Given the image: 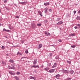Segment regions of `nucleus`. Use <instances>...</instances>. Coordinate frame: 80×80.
<instances>
[{"label": "nucleus", "instance_id": "obj_31", "mask_svg": "<svg viewBox=\"0 0 80 80\" xmlns=\"http://www.w3.org/2000/svg\"><path fill=\"white\" fill-rule=\"evenodd\" d=\"M34 77H32V76H30L29 78H30V79H32V78H34Z\"/></svg>", "mask_w": 80, "mask_h": 80}, {"label": "nucleus", "instance_id": "obj_28", "mask_svg": "<svg viewBox=\"0 0 80 80\" xmlns=\"http://www.w3.org/2000/svg\"><path fill=\"white\" fill-rule=\"evenodd\" d=\"M25 53L27 54V53H28V50H26L25 51Z\"/></svg>", "mask_w": 80, "mask_h": 80}, {"label": "nucleus", "instance_id": "obj_38", "mask_svg": "<svg viewBox=\"0 0 80 80\" xmlns=\"http://www.w3.org/2000/svg\"><path fill=\"white\" fill-rule=\"evenodd\" d=\"M36 66V68H40V67H39V66H38V65H37V66Z\"/></svg>", "mask_w": 80, "mask_h": 80}, {"label": "nucleus", "instance_id": "obj_24", "mask_svg": "<svg viewBox=\"0 0 80 80\" xmlns=\"http://www.w3.org/2000/svg\"><path fill=\"white\" fill-rule=\"evenodd\" d=\"M67 63H69V64H71V61H67Z\"/></svg>", "mask_w": 80, "mask_h": 80}, {"label": "nucleus", "instance_id": "obj_6", "mask_svg": "<svg viewBox=\"0 0 80 80\" xmlns=\"http://www.w3.org/2000/svg\"><path fill=\"white\" fill-rule=\"evenodd\" d=\"M8 68L9 69H13V70H15V68H13L10 67V66H8Z\"/></svg>", "mask_w": 80, "mask_h": 80}, {"label": "nucleus", "instance_id": "obj_40", "mask_svg": "<svg viewBox=\"0 0 80 80\" xmlns=\"http://www.w3.org/2000/svg\"><path fill=\"white\" fill-rule=\"evenodd\" d=\"M58 41H59V42H62V40H60V39H59L58 40Z\"/></svg>", "mask_w": 80, "mask_h": 80}, {"label": "nucleus", "instance_id": "obj_50", "mask_svg": "<svg viewBox=\"0 0 80 80\" xmlns=\"http://www.w3.org/2000/svg\"><path fill=\"white\" fill-rule=\"evenodd\" d=\"M78 13H80V10L78 11Z\"/></svg>", "mask_w": 80, "mask_h": 80}, {"label": "nucleus", "instance_id": "obj_7", "mask_svg": "<svg viewBox=\"0 0 80 80\" xmlns=\"http://www.w3.org/2000/svg\"><path fill=\"white\" fill-rule=\"evenodd\" d=\"M60 77V75L59 74H58L55 76L56 78L58 79H59Z\"/></svg>", "mask_w": 80, "mask_h": 80}, {"label": "nucleus", "instance_id": "obj_44", "mask_svg": "<svg viewBox=\"0 0 80 80\" xmlns=\"http://www.w3.org/2000/svg\"><path fill=\"white\" fill-rule=\"evenodd\" d=\"M78 27L77 26H75V27H74V28H75V29H77V28H78Z\"/></svg>", "mask_w": 80, "mask_h": 80}, {"label": "nucleus", "instance_id": "obj_20", "mask_svg": "<svg viewBox=\"0 0 80 80\" xmlns=\"http://www.w3.org/2000/svg\"><path fill=\"white\" fill-rule=\"evenodd\" d=\"M12 67V68H15V64H11V65Z\"/></svg>", "mask_w": 80, "mask_h": 80}, {"label": "nucleus", "instance_id": "obj_45", "mask_svg": "<svg viewBox=\"0 0 80 80\" xmlns=\"http://www.w3.org/2000/svg\"><path fill=\"white\" fill-rule=\"evenodd\" d=\"M45 22L46 23H47V22H48V21H47V20H45Z\"/></svg>", "mask_w": 80, "mask_h": 80}, {"label": "nucleus", "instance_id": "obj_5", "mask_svg": "<svg viewBox=\"0 0 80 80\" xmlns=\"http://www.w3.org/2000/svg\"><path fill=\"white\" fill-rule=\"evenodd\" d=\"M63 22H62V21H61L59 22L58 23H57L56 24V25H62L63 24Z\"/></svg>", "mask_w": 80, "mask_h": 80}, {"label": "nucleus", "instance_id": "obj_27", "mask_svg": "<svg viewBox=\"0 0 80 80\" xmlns=\"http://www.w3.org/2000/svg\"><path fill=\"white\" fill-rule=\"evenodd\" d=\"M17 55H22V54L21 53H20V52H18L17 54Z\"/></svg>", "mask_w": 80, "mask_h": 80}, {"label": "nucleus", "instance_id": "obj_41", "mask_svg": "<svg viewBox=\"0 0 80 80\" xmlns=\"http://www.w3.org/2000/svg\"><path fill=\"white\" fill-rule=\"evenodd\" d=\"M39 15H41V17H42V16H43V15H42V13L39 14Z\"/></svg>", "mask_w": 80, "mask_h": 80}, {"label": "nucleus", "instance_id": "obj_17", "mask_svg": "<svg viewBox=\"0 0 80 80\" xmlns=\"http://www.w3.org/2000/svg\"><path fill=\"white\" fill-rule=\"evenodd\" d=\"M9 62H10V63H14V61L12 59H10L9 61Z\"/></svg>", "mask_w": 80, "mask_h": 80}, {"label": "nucleus", "instance_id": "obj_42", "mask_svg": "<svg viewBox=\"0 0 80 80\" xmlns=\"http://www.w3.org/2000/svg\"><path fill=\"white\" fill-rule=\"evenodd\" d=\"M49 55H50V56H52V53H51L49 54Z\"/></svg>", "mask_w": 80, "mask_h": 80}, {"label": "nucleus", "instance_id": "obj_23", "mask_svg": "<svg viewBox=\"0 0 80 80\" xmlns=\"http://www.w3.org/2000/svg\"><path fill=\"white\" fill-rule=\"evenodd\" d=\"M75 47H76V45H75L71 46V47H72V48H75Z\"/></svg>", "mask_w": 80, "mask_h": 80}, {"label": "nucleus", "instance_id": "obj_56", "mask_svg": "<svg viewBox=\"0 0 80 80\" xmlns=\"http://www.w3.org/2000/svg\"><path fill=\"white\" fill-rule=\"evenodd\" d=\"M35 68H36V66H35Z\"/></svg>", "mask_w": 80, "mask_h": 80}, {"label": "nucleus", "instance_id": "obj_30", "mask_svg": "<svg viewBox=\"0 0 80 80\" xmlns=\"http://www.w3.org/2000/svg\"><path fill=\"white\" fill-rule=\"evenodd\" d=\"M58 58H59L58 56H57L55 57L56 59H58Z\"/></svg>", "mask_w": 80, "mask_h": 80}, {"label": "nucleus", "instance_id": "obj_8", "mask_svg": "<svg viewBox=\"0 0 80 80\" xmlns=\"http://www.w3.org/2000/svg\"><path fill=\"white\" fill-rule=\"evenodd\" d=\"M9 73H10V74H11V75H15V74H14V73H13V72H12V71H9Z\"/></svg>", "mask_w": 80, "mask_h": 80}, {"label": "nucleus", "instance_id": "obj_12", "mask_svg": "<svg viewBox=\"0 0 80 80\" xmlns=\"http://www.w3.org/2000/svg\"><path fill=\"white\" fill-rule=\"evenodd\" d=\"M33 64L34 65H36L37 64V59H35L34 60L33 62Z\"/></svg>", "mask_w": 80, "mask_h": 80}, {"label": "nucleus", "instance_id": "obj_48", "mask_svg": "<svg viewBox=\"0 0 80 80\" xmlns=\"http://www.w3.org/2000/svg\"><path fill=\"white\" fill-rule=\"evenodd\" d=\"M32 68H33V67H34V68H35V65L32 66L31 67Z\"/></svg>", "mask_w": 80, "mask_h": 80}, {"label": "nucleus", "instance_id": "obj_18", "mask_svg": "<svg viewBox=\"0 0 80 80\" xmlns=\"http://www.w3.org/2000/svg\"><path fill=\"white\" fill-rule=\"evenodd\" d=\"M75 33H71L69 34V36L70 37V36H75Z\"/></svg>", "mask_w": 80, "mask_h": 80}, {"label": "nucleus", "instance_id": "obj_49", "mask_svg": "<svg viewBox=\"0 0 80 80\" xmlns=\"http://www.w3.org/2000/svg\"><path fill=\"white\" fill-rule=\"evenodd\" d=\"M4 2H7V0H5Z\"/></svg>", "mask_w": 80, "mask_h": 80}, {"label": "nucleus", "instance_id": "obj_58", "mask_svg": "<svg viewBox=\"0 0 80 80\" xmlns=\"http://www.w3.org/2000/svg\"><path fill=\"white\" fill-rule=\"evenodd\" d=\"M69 14H68V15H69Z\"/></svg>", "mask_w": 80, "mask_h": 80}, {"label": "nucleus", "instance_id": "obj_21", "mask_svg": "<svg viewBox=\"0 0 80 80\" xmlns=\"http://www.w3.org/2000/svg\"><path fill=\"white\" fill-rule=\"evenodd\" d=\"M72 79V78H68L65 79V80H71Z\"/></svg>", "mask_w": 80, "mask_h": 80}, {"label": "nucleus", "instance_id": "obj_11", "mask_svg": "<svg viewBox=\"0 0 80 80\" xmlns=\"http://www.w3.org/2000/svg\"><path fill=\"white\" fill-rule=\"evenodd\" d=\"M25 3H27L26 2H20L19 4H22V5H25Z\"/></svg>", "mask_w": 80, "mask_h": 80}, {"label": "nucleus", "instance_id": "obj_57", "mask_svg": "<svg viewBox=\"0 0 80 80\" xmlns=\"http://www.w3.org/2000/svg\"><path fill=\"white\" fill-rule=\"evenodd\" d=\"M32 79H34V80H35V79H34V78H33Z\"/></svg>", "mask_w": 80, "mask_h": 80}, {"label": "nucleus", "instance_id": "obj_2", "mask_svg": "<svg viewBox=\"0 0 80 80\" xmlns=\"http://www.w3.org/2000/svg\"><path fill=\"white\" fill-rule=\"evenodd\" d=\"M62 72L63 73H68V71L67 70H65L64 69L62 70Z\"/></svg>", "mask_w": 80, "mask_h": 80}, {"label": "nucleus", "instance_id": "obj_14", "mask_svg": "<svg viewBox=\"0 0 80 80\" xmlns=\"http://www.w3.org/2000/svg\"><path fill=\"white\" fill-rule=\"evenodd\" d=\"M69 72L71 74H73V72H74V71L73 70H71L69 71Z\"/></svg>", "mask_w": 80, "mask_h": 80}, {"label": "nucleus", "instance_id": "obj_10", "mask_svg": "<svg viewBox=\"0 0 80 80\" xmlns=\"http://www.w3.org/2000/svg\"><path fill=\"white\" fill-rule=\"evenodd\" d=\"M42 44H39V46L38 47V49H40V48H42Z\"/></svg>", "mask_w": 80, "mask_h": 80}, {"label": "nucleus", "instance_id": "obj_55", "mask_svg": "<svg viewBox=\"0 0 80 80\" xmlns=\"http://www.w3.org/2000/svg\"><path fill=\"white\" fill-rule=\"evenodd\" d=\"M1 12V9H0V12Z\"/></svg>", "mask_w": 80, "mask_h": 80}, {"label": "nucleus", "instance_id": "obj_39", "mask_svg": "<svg viewBox=\"0 0 80 80\" xmlns=\"http://www.w3.org/2000/svg\"><path fill=\"white\" fill-rule=\"evenodd\" d=\"M49 12H52V9H50L49 10Z\"/></svg>", "mask_w": 80, "mask_h": 80}, {"label": "nucleus", "instance_id": "obj_52", "mask_svg": "<svg viewBox=\"0 0 80 80\" xmlns=\"http://www.w3.org/2000/svg\"><path fill=\"white\" fill-rule=\"evenodd\" d=\"M51 46H52V47H54V45H51Z\"/></svg>", "mask_w": 80, "mask_h": 80}, {"label": "nucleus", "instance_id": "obj_26", "mask_svg": "<svg viewBox=\"0 0 80 80\" xmlns=\"http://www.w3.org/2000/svg\"><path fill=\"white\" fill-rule=\"evenodd\" d=\"M44 69L45 70H46V71H48V70H49V68H45Z\"/></svg>", "mask_w": 80, "mask_h": 80}, {"label": "nucleus", "instance_id": "obj_9", "mask_svg": "<svg viewBox=\"0 0 80 80\" xmlns=\"http://www.w3.org/2000/svg\"><path fill=\"white\" fill-rule=\"evenodd\" d=\"M44 5L45 6H47V5H50V3L49 2L45 3Z\"/></svg>", "mask_w": 80, "mask_h": 80}, {"label": "nucleus", "instance_id": "obj_43", "mask_svg": "<svg viewBox=\"0 0 80 80\" xmlns=\"http://www.w3.org/2000/svg\"><path fill=\"white\" fill-rule=\"evenodd\" d=\"M27 58L26 57H22L21 58V59H22V58Z\"/></svg>", "mask_w": 80, "mask_h": 80}, {"label": "nucleus", "instance_id": "obj_51", "mask_svg": "<svg viewBox=\"0 0 80 80\" xmlns=\"http://www.w3.org/2000/svg\"><path fill=\"white\" fill-rule=\"evenodd\" d=\"M6 55H7V56H8L9 55L8 54H7Z\"/></svg>", "mask_w": 80, "mask_h": 80}, {"label": "nucleus", "instance_id": "obj_37", "mask_svg": "<svg viewBox=\"0 0 80 80\" xmlns=\"http://www.w3.org/2000/svg\"><path fill=\"white\" fill-rule=\"evenodd\" d=\"M74 12V14L75 15L76 13V12H77V11H73Z\"/></svg>", "mask_w": 80, "mask_h": 80}, {"label": "nucleus", "instance_id": "obj_1", "mask_svg": "<svg viewBox=\"0 0 80 80\" xmlns=\"http://www.w3.org/2000/svg\"><path fill=\"white\" fill-rule=\"evenodd\" d=\"M44 33L45 34L46 36H50L51 35L50 33H49L48 32L46 31H45Z\"/></svg>", "mask_w": 80, "mask_h": 80}, {"label": "nucleus", "instance_id": "obj_36", "mask_svg": "<svg viewBox=\"0 0 80 80\" xmlns=\"http://www.w3.org/2000/svg\"><path fill=\"white\" fill-rule=\"evenodd\" d=\"M2 49H5V47L3 46H2Z\"/></svg>", "mask_w": 80, "mask_h": 80}, {"label": "nucleus", "instance_id": "obj_54", "mask_svg": "<svg viewBox=\"0 0 80 80\" xmlns=\"http://www.w3.org/2000/svg\"><path fill=\"white\" fill-rule=\"evenodd\" d=\"M5 37L6 38H8V37H6V36H5Z\"/></svg>", "mask_w": 80, "mask_h": 80}, {"label": "nucleus", "instance_id": "obj_47", "mask_svg": "<svg viewBox=\"0 0 80 80\" xmlns=\"http://www.w3.org/2000/svg\"><path fill=\"white\" fill-rule=\"evenodd\" d=\"M55 67L54 66V65L52 67V68H55Z\"/></svg>", "mask_w": 80, "mask_h": 80}, {"label": "nucleus", "instance_id": "obj_25", "mask_svg": "<svg viewBox=\"0 0 80 80\" xmlns=\"http://www.w3.org/2000/svg\"><path fill=\"white\" fill-rule=\"evenodd\" d=\"M77 20H80V17H79V16H78V17H77Z\"/></svg>", "mask_w": 80, "mask_h": 80}, {"label": "nucleus", "instance_id": "obj_32", "mask_svg": "<svg viewBox=\"0 0 80 80\" xmlns=\"http://www.w3.org/2000/svg\"><path fill=\"white\" fill-rule=\"evenodd\" d=\"M77 26H78V27H79V28H80V24H77Z\"/></svg>", "mask_w": 80, "mask_h": 80}, {"label": "nucleus", "instance_id": "obj_29", "mask_svg": "<svg viewBox=\"0 0 80 80\" xmlns=\"http://www.w3.org/2000/svg\"><path fill=\"white\" fill-rule=\"evenodd\" d=\"M16 74L17 75H20V72H18L16 73Z\"/></svg>", "mask_w": 80, "mask_h": 80}, {"label": "nucleus", "instance_id": "obj_4", "mask_svg": "<svg viewBox=\"0 0 80 80\" xmlns=\"http://www.w3.org/2000/svg\"><path fill=\"white\" fill-rule=\"evenodd\" d=\"M55 70V69H53L49 70V71H48V72H49V73H53V72H54Z\"/></svg>", "mask_w": 80, "mask_h": 80}, {"label": "nucleus", "instance_id": "obj_19", "mask_svg": "<svg viewBox=\"0 0 80 80\" xmlns=\"http://www.w3.org/2000/svg\"><path fill=\"white\" fill-rule=\"evenodd\" d=\"M60 20H61V18H57V19L56 20V21H57V22H58V21H60Z\"/></svg>", "mask_w": 80, "mask_h": 80}, {"label": "nucleus", "instance_id": "obj_3", "mask_svg": "<svg viewBox=\"0 0 80 80\" xmlns=\"http://www.w3.org/2000/svg\"><path fill=\"white\" fill-rule=\"evenodd\" d=\"M31 26L32 28H35L36 27V25L35 23H32L31 24Z\"/></svg>", "mask_w": 80, "mask_h": 80}, {"label": "nucleus", "instance_id": "obj_33", "mask_svg": "<svg viewBox=\"0 0 80 80\" xmlns=\"http://www.w3.org/2000/svg\"><path fill=\"white\" fill-rule=\"evenodd\" d=\"M53 65L54 66V67H56V66H57V63H54Z\"/></svg>", "mask_w": 80, "mask_h": 80}, {"label": "nucleus", "instance_id": "obj_16", "mask_svg": "<svg viewBox=\"0 0 80 80\" xmlns=\"http://www.w3.org/2000/svg\"><path fill=\"white\" fill-rule=\"evenodd\" d=\"M14 78H15L16 80H19L20 79H19V78H18L17 76H15Z\"/></svg>", "mask_w": 80, "mask_h": 80}, {"label": "nucleus", "instance_id": "obj_53", "mask_svg": "<svg viewBox=\"0 0 80 80\" xmlns=\"http://www.w3.org/2000/svg\"><path fill=\"white\" fill-rule=\"evenodd\" d=\"M1 26H2V24L0 23V27H1Z\"/></svg>", "mask_w": 80, "mask_h": 80}, {"label": "nucleus", "instance_id": "obj_15", "mask_svg": "<svg viewBox=\"0 0 80 80\" xmlns=\"http://www.w3.org/2000/svg\"><path fill=\"white\" fill-rule=\"evenodd\" d=\"M44 10H45V13H47V12L48 11V8H45L44 9Z\"/></svg>", "mask_w": 80, "mask_h": 80}, {"label": "nucleus", "instance_id": "obj_46", "mask_svg": "<svg viewBox=\"0 0 80 80\" xmlns=\"http://www.w3.org/2000/svg\"><path fill=\"white\" fill-rule=\"evenodd\" d=\"M2 63H3V64H5V62H2Z\"/></svg>", "mask_w": 80, "mask_h": 80}, {"label": "nucleus", "instance_id": "obj_34", "mask_svg": "<svg viewBox=\"0 0 80 80\" xmlns=\"http://www.w3.org/2000/svg\"><path fill=\"white\" fill-rule=\"evenodd\" d=\"M38 13H39V14H40L42 13V12H41V11H38Z\"/></svg>", "mask_w": 80, "mask_h": 80}, {"label": "nucleus", "instance_id": "obj_13", "mask_svg": "<svg viewBox=\"0 0 80 80\" xmlns=\"http://www.w3.org/2000/svg\"><path fill=\"white\" fill-rule=\"evenodd\" d=\"M3 31H4V32H10V30H6L5 28L3 29Z\"/></svg>", "mask_w": 80, "mask_h": 80}, {"label": "nucleus", "instance_id": "obj_22", "mask_svg": "<svg viewBox=\"0 0 80 80\" xmlns=\"http://www.w3.org/2000/svg\"><path fill=\"white\" fill-rule=\"evenodd\" d=\"M37 25L38 27H41V25H42V24H41V23H38Z\"/></svg>", "mask_w": 80, "mask_h": 80}, {"label": "nucleus", "instance_id": "obj_35", "mask_svg": "<svg viewBox=\"0 0 80 80\" xmlns=\"http://www.w3.org/2000/svg\"><path fill=\"white\" fill-rule=\"evenodd\" d=\"M16 18H19V16H16Z\"/></svg>", "mask_w": 80, "mask_h": 80}]
</instances>
